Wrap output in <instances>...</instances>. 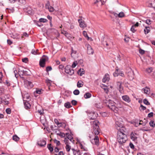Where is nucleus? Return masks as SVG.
<instances>
[{"instance_id":"nucleus-1","label":"nucleus","mask_w":155,"mask_h":155,"mask_svg":"<svg viewBox=\"0 0 155 155\" xmlns=\"http://www.w3.org/2000/svg\"><path fill=\"white\" fill-rule=\"evenodd\" d=\"M106 101L104 102L105 103L106 106L113 111H117L118 108L121 107L119 104H116L112 101L110 100Z\"/></svg>"},{"instance_id":"nucleus-2","label":"nucleus","mask_w":155,"mask_h":155,"mask_svg":"<svg viewBox=\"0 0 155 155\" xmlns=\"http://www.w3.org/2000/svg\"><path fill=\"white\" fill-rule=\"evenodd\" d=\"M124 132L120 131L118 133L117 141L120 145L125 143L127 140V136L124 134Z\"/></svg>"},{"instance_id":"nucleus-3","label":"nucleus","mask_w":155,"mask_h":155,"mask_svg":"<svg viewBox=\"0 0 155 155\" xmlns=\"http://www.w3.org/2000/svg\"><path fill=\"white\" fill-rule=\"evenodd\" d=\"M98 123L99 121L97 120L91 122V125L93 128V132L95 135H98L100 133V129Z\"/></svg>"},{"instance_id":"nucleus-4","label":"nucleus","mask_w":155,"mask_h":155,"mask_svg":"<svg viewBox=\"0 0 155 155\" xmlns=\"http://www.w3.org/2000/svg\"><path fill=\"white\" fill-rule=\"evenodd\" d=\"M115 126L116 129L118 130V132L124 131V128L123 127V124L118 121L116 122Z\"/></svg>"},{"instance_id":"nucleus-5","label":"nucleus","mask_w":155,"mask_h":155,"mask_svg":"<svg viewBox=\"0 0 155 155\" xmlns=\"http://www.w3.org/2000/svg\"><path fill=\"white\" fill-rule=\"evenodd\" d=\"M65 72L70 75H72L74 73V70L72 69L71 66L69 65L67 66L65 68Z\"/></svg>"},{"instance_id":"nucleus-6","label":"nucleus","mask_w":155,"mask_h":155,"mask_svg":"<svg viewBox=\"0 0 155 155\" xmlns=\"http://www.w3.org/2000/svg\"><path fill=\"white\" fill-rule=\"evenodd\" d=\"M24 85L28 89L31 88L33 86V84L32 83L27 80L24 81Z\"/></svg>"},{"instance_id":"nucleus-7","label":"nucleus","mask_w":155,"mask_h":155,"mask_svg":"<svg viewBox=\"0 0 155 155\" xmlns=\"http://www.w3.org/2000/svg\"><path fill=\"white\" fill-rule=\"evenodd\" d=\"M99 137L97 136H95L93 139L91 140V142L93 144H95L97 146L99 145Z\"/></svg>"},{"instance_id":"nucleus-8","label":"nucleus","mask_w":155,"mask_h":155,"mask_svg":"<svg viewBox=\"0 0 155 155\" xmlns=\"http://www.w3.org/2000/svg\"><path fill=\"white\" fill-rule=\"evenodd\" d=\"M138 135L135 132H132L130 135V137L131 139L134 141H136L137 140Z\"/></svg>"},{"instance_id":"nucleus-9","label":"nucleus","mask_w":155,"mask_h":155,"mask_svg":"<svg viewBox=\"0 0 155 155\" xmlns=\"http://www.w3.org/2000/svg\"><path fill=\"white\" fill-rule=\"evenodd\" d=\"M97 114L95 112H91L89 114V117L90 120L95 119L97 117Z\"/></svg>"},{"instance_id":"nucleus-10","label":"nucleus","mask_w":155,"mask_h":155,"mask_svg":"<svg viewBox=\"0 0 155 155\" xmlns=\"http://www.w3.org/2000/svg\"><path fill=\"white\" fill-rule=\"evenodd\" d=\"M87 53L88 54H93L94 51L91 46L89 45H87Z\"/></svg>"},{"instance_id":"nucleus-11","label":"nucleus","mask_w":155,"mask_h":155,"mask_svg":"<svg viewBox=\"0 0 155 155\" xmlns=\"http://www.w3.org/2000/svg\"><path fill=\"white\" fill-rule=\"evenodd\" d=\"M114 77L117 76L118 75H120L123 77H124V75L123 72L120 71H119L117 69L115 71L114 73Z\"/></svg>"},{"instance_id":"nucleus-12","label":"nucleus","mask_w":155,"mask_h":155,"mask_svg":"<svg viewBox=\"0 0 155 155\" xmlns=\"http://www.w3.org/2000/svg\"><path fill=\"white\" fill-rule=\"evenodd\" d=\"M127 74L129 79L132 80L134 78V72L131 69H130L129 71L127 73Z\"/></svg>"},{"instance_id":"nucleus-13","label":"nucleus","mask_w":155,"mask_h":155,"mask_svg":"<svg viewBox=\"0 0 155 155\" xmlns=\"http://www.w3.org/2000/svg\"><path fill=\"white\" fill-rule=\"evenodd\" d=\"M78 21L79 23L80 26L81 27L84 28L86 26V24L85 23L84 21L82 19H78Z\"/></svg>"},{"instance_id":"nucleus-14","label":"nucleus","mask_w":155,"mask_h":155,"mask_svg":"<svg viewBox=\"0 0 155 155\" xmlns=\"http://www.w3.org/2000/svg\"><path fill=\"white\" fill-rule=\"evenodd\" d=\"M110 78H109V75L107 74H105L104 78L102 79V81L105 83L107 81H108L109 80Z\"/></svg>"},{"instance_id":"nucleus-15","label":"nucleus","mask_w":155,"mask_h":155,"mask_svg":"<svg viewBox=\"0 0 155 155\" xmlns=\"http://www.w3.org/2000/svg\"><path fill=\"white\" fill-rule=\"evenodd\" d=\"M46 141L44 140H40L38 143V145L39 146L42 147L44 146L46 144Z\"/></svg>"},{"instance_id":"nucleus-16","label":"nucleus","mask_w":155,"mask_h":155,"mask_svg":"<svg viewBox=\"0 0 155 155\" xmlns=\"http://www.w3.org/2000/svg\"><path fill=\"white\" fill-rule=\"evenodd\" d=\"M123 99L127 103H129L130 101V99L129 96L127 95H124L122 96Z\"/></svg>"},{"instance_id":"nucleus-17","label":"nucleus","mask_w":155,"mask_h":155,"mask_svg":"<svg viewBox=\"0 0 155 155\" xmlns=\"http://www.w3.org/2000/svg\"><path fill=\"white\" fill-rule=\"evenodd\" d=\"M84 84V82L81 80H79L77 83V86L78 88L82 87Z\"/></svg>"},{"instance_id":"nucleus-18","label":"nucleus","mask_w":155,"mask_h":155,"mask_svg":"<svg viewBox=\"0 0 155 155\" xmlns=\"http://www.w3.org/2000/svg\"><path fill=\"white\" fill-rule=\"evenodd\" d=\"M67 138H68L71 142L73 143H74V140H73V138L70 134L68 133H67Z\"/></svg>"},{"instance_id":"nucleus-19","label":"nucleus","mask_w":155,"mask_h":155,"mask_svg":"<svg viewBox=\"0 0 155 155\" xmlns=\"http://www.w3.org/2000/svg\"><path fill=\"white\" fill-rule=\"evenodd\" d=\"M143 90L145 94H149L150 93V89L147 87L143 89Z\"/></svg>"},{"instance_id":"nucleus-20","label":"nucleus","mask_w":155,"mask_h":155,"mask_svg":"<svg viewBox=\"0 0 155 155\" xmlns=\"http://www.w3.org/2000/svg\"><path fill=\"white\" fill-rule=\"evenodd\" d=\"M23 101H29L30 99V96L28 94H27L25 95L23 97Z\"/></svg>"},{"instance_id":"nucleus-21","label":"nucleus","mask_w":155,"mask_h":155,"mask_svg":"<svg viewBox=\"0 0 155 155\" xmlns=\"http://www.w3.org/2000/svg\"><path fill=\"white\" fill-rule=\"evenodd\" d=\"M101 87L104 90L105 92L106 93H108L109 91L108 87L107 86L103 84H102L101 86Z\"/></svg>"},{"instance_id":"nucleus-22","label":"nucleus","mask_w":155,"mask_h":155,"mask_svg":"<svg viewBox=\"0 0 155 155\" xmlns=\"http://www.w3.org/2000/svg\"><path fill=\"white\" fill-rule=\"evenodd\" d=\"M84 70L83 69L81 68L78 70V73L80 76H81L84 74Z\"/></svg>"},{"instance_id":"nucleus-23","label":"nucleus","mask_w":155,"mask_h":155,"mask_svg":"<svg viewBox=\"0 0 155 155\" xmlns=\"http://www.w3.org/2000/svg\"><path fill=\"white\" fill-rule=\"evenodd\" d=\"M48 57L47 56L44 55L41 60L45 63V62L47 61L48 60Z\"/></svg>"},{"instance_id":"nucleus-24","label":"nucleus","mask_w":155,"mask_h":155,"mask_svg":"<svg viewBox=\"0 0 155 155\" xmlns=\"http://www.w3.org/2000/svg\"><path fill=\"white\" fill-rule=\"evenodd\" d=\"M24 104L25 107L26 109L29 108L31 106L30 104L27 101L25 102H24Z\"/></svg>"},{"instance_id":"nucleus-25","label":"nucleus","mask_w":155,"mask_h":155,"mask_svg":"<svg viewBox=\"0 0 155 155\" xmlns=\"http://www.w3.org/2000/svg\"><path fill=\"white\" fill-rule=\"evenodd\" d=\"M64 107L67 108H69L72 107L70 103L69 102H67L65 103L64 104Z\"/></svg>"},{"instance_id":"nucleus-26","label":"nucleus","mask_w":155,"mask_h":155,"mask_svg":"<svg viewBox=\"0 0 155 155\" xmlns=\"http://www.w3.org/2000/svg\"><path fill=\"white\" fill-rule=\"evenodd\" d=\"M153 68L152 67L146 69V71L148 73H150L152 72Z\"/></svg>"},{"instance_id":"nucleus-27","label":"nucleus","mask_w":155,"mask_h":155,"mask_svg":"<svg viewBox=\"0 0 155 155\" xmlns=\"http://www.w3.org/2000/svg\"><path fill=\"white\" fill-rule=\"evenodd\" d=\"M91 96V94L89 93H86L84 95V97L85 98H88L90 97Z\"/></svg>"},{"instance_id":"nucleus-28","label":"nucleus","mask_w":155,"mask_h":155,"mask_svg":"<svg viewBox=\"0 0 155 155\" xmlns=\"http://www.w3.org/2000/svg\"><path fill=\"white\" fill-rule=\"evenodd\" d=\"M149 28V27H145V29L144 30L145 34H147L150 32V30Z\"/></svg>"},{"instance_id":"nucleus-29","label":"nucleus","mask_w":155,"mask_h":155,"mask_svg":"<svg viewBox=\"0 0 155 155\" xmlns=\"http://www.w3.org/2000/svg\"><path fill=\"white\" fill-rule=\"evenodd\" d=\"M72 150L73 152L74 155H81L80 152L79 151H76L74 150V149L73 148L72 149Z\"/></svg>"},{"instance_id":"nucleus-30","label":"nucleus","mask_w":155,"mask_h":155,"mask_svg":"<svg viewBox=\"0 0 155 155\" xmlns=\"http://www.w3.org/2000/svg\"><path fill=\"white\" fill-rule=\"evenodd\" d=\"M45 62L42 61V60L40 59L39 62V65L41 67H44L45 66Z\"/></svg>"},{"instance_id":"nucleus-31","label":"nucleus","mask_w":155,"mask_h":155,"mask_svg":"<svg viewBox=\"0 0 155 155\" xmlns=\"http://www.w3.org/2000/svg\"><path fill=\"white\" fill-rule=\"evenodd\" d=\"M13 140L15 141H17L19 140V138L17 135H14L12 137Z\"/></svg>"},{"instance_id":"nucleus-32","label":"nucleus","mask_w":155,"mask_h":155,"mask_svg":"<svg viewBox=\"0 0 155 155\" xmlns=\"http://www.w3.org/2000/svg\"><path fill=\"white\" fill-rule=\"evenodd\" d=\"M25 71H24L23 70H21L20 69H19L18 72L19 74L23 75V74H25Z\"/></svg>"},{"instance_id":"nucleus-33","label":"nucleus","mask_w":155,"mask_h":155,"mask_svg":"<svg viewBox=\"0 0 155 155\" xmlns=\"http://www.w3.org/2000/svg\"><path fill=\"white\" fill-rule=\"evenodd\" d=\"M83 34L85 37L87 38L88 40L90 39V38L88 36L87 33L86 31H84L83 32Z\"/></svg>"},{"instance_id":"nucleus-34","label":"nucleus","mask_w":155,"mask_h":155,"mask_svg":"<svg viewBox=\"0 0 155 155\" xmlns=\"http://www.w3.org/2000/svg\"><path fill=\"white\" fill-rule=\"evenodd\" d=\"M48 148L51 152L53 151V148L51 147V144H48Z\"/></svg>"},{"instance_id":"nucleus-35","label":"nucleus","mask_w":155,"mask_h":155,"mask_svg":"<svg viewBox=\"0 0 155 155\" xmlns=\"http://www.w3.org/2000/svg\"><path fill=\"white\" fill-rule=\"evenodd\" d=\"M48 21V20L44 18H40L39 19V22H40L45 23Z\"/></svg>"},{"instance_id":"nucleus-36","label":"nucleus","mask_w":155,"mask_h":155,"mask_svg":"<svg viewBox=\"0 0 155 155\" xmlns=\"http://www.w3.org/2000/svg\"><path fill=\"white\" fill-rule=\"evenodd\" d=\"M57 126L59 127H65L66 125L64 123H59L57 125Z\"/></svg>"},{"instance_id":"nucleus-37","label":"nucleus","mask_w":155,"mask_h":155,"mask_svg":"<svg viewBox=\"0 0 155 155\" xmlns=\"http://www.w3.org/2000/svg\"><path fill=\"white\" fill-rule=\"evenodd\" d=\"M118 16L119 18H122L124 16V14L123 12H121L118 14Z\"/></svg>"},{"instance_id":"nucleus-38","label":"nucleus","mask_w":155,"mask_h":155,"mask_svg":"<svg viewBox=\"0 0 155 155\" xmlns=\"http://www.w3.org/2000/svg\"><path fill=\"white\" fill-rule=\"evenodd\" d=\"M95 106L98 108H101L102 107V105L100 103L95 104Z\"/></svg>"},{"instance_id":"nucleus-39","label":"nucleus","mask_w":155,"mask_h":155,"mask_svg":"<svg viewBox=\"0 0 155 155\" xmlns=\"http://www.w3.org/2000/svg\"><path fill=\"white\" fill-rule=\"evenodd\" d=\"M73 93L75 95H78L79 94L80 91L76 89L74 91Z\"/></svg>"},{"instance_id":"nucleus-40","label":"nucleus","mask_w":155,"mask_h":155,"mask_svg":"<svg viewBox=\"0 0 155 155\" xmlns=\"http://www.w3.org/2000/svg\"><path fill=\"white\" fill-rule=\"evenodd\" d=\"M80 147L83 150H84L87 151V149L85 147L83 146L82 144L80 143Z\"/></svg>"},{"instance_id":"nucleus-41","label":"nucleus","mask_w":155,"mask_h":155,"mask_svg":"<svg viewBox=\"0 0 155 155\" xmlns=\"http://www.w3.org/2000/svg\"><path fill=\"white\" fill-rule=\"evenodd\" d=\"M69 140L68 139V138H67V137L65 138H64V142L66 145H67V144H68L69 143Z\"/></svg>"},{"instance_id":"nucleus-42","label":"nucleus","mask_w":155,"mask_h":155,"mask_svg":"<svg viewBox=\"0 0 155 155\" xmlns=\"http://www.w3.org/2000/svg\"><path fill=\"white\" fill-rule=\"evenodd\" d=\"M98 4H97V5H101L104 4V2L103 1V2H102L101 0H98Z\"/></svg>"},{"instance_id":"nucleus-43","label":"nucleus","mask_w":155,"mask_h":155,"mask_svg":"<svg viewBox=\"0 0 155 155\" xmlns=\"http://www.w3.org/2000/svg\"><path fill=\"white\" fill-rule=\"evenodd\" d=\"M52 70V68L51 66H48L46 68V71L47 72L51 71Z\"/></svg>"},{"instance_id":"nucleus-44","label":"nucleus","mask_w":155,"mask_h":155,"mask_svg":"<svg viewBox=\"0 0 155 155\" xmlns=\"http://www.w3.org/2000/svg\"><path fill=\"white\" fill-rule=\"evenodd\" d=\"M48 8L50 12H53L54 10V8L50 6H48Z\"/></svg>"},{"instance_id":"nucleus-45","label":"nucleus","mask_w":155,"mask_h":155,"mask_svg":"<svg viewBox=\"0 0 155 155\" xmlns=\"http://www.w3.org/2000/svg\"><path fill=\"white\" fill-rule=\"evenodd\" d=\"M143 103L147 105H149L150 104V103L148 102V101L146 99H145L143 100Z\"/></svg>"},{"instance_id":"nucleus-46","label":"nucleus","mask_w":155,"mask_h":155,"mask_svg":"<svg viewBox=\"0 0 155 155\" xmlns=\"http://www.w3.org/2000/svg\"><path fill=\"white\" fill-rule=\"evenodd\" d=\"M66 149L67 151H69L71 148V147L68 144H67L66 146Z\"/></svg>"},{"instance_id":"nucleus-47","label":"nucleus","mask_w":155,"mask_h":155,"mask_svg":"<svg viewBox=\"0 0 155 155\" xmlns=\"http://www.w3.org/2000/svg\"><path fill=\"white\" fill-rule=\"evenodd\" d=\"M151 127H154L155 126V124L154 123V122L153 121H151L149 123Z\"/></svg>"},{"instance_id":"nucleus-48","label":"nucleus","mask_w":155,"mask_h":155,"mask_svg":"<svg viewBox=\"0 0 155 155\" xmlns=\"http://www.w3.org/2000/svg\"><path fill=\"white\" fill-rule=\"evenodd\" d=\"M22 60L23 62L26 63L28 61V59L27 58H22Z\"/></svg>"},{"instance_id":"nucleus-49","label":"nucleus","mask_w":155,"mask_h":155,"mask_svg":"<svg viewBox=\"0 0 155 155\" xmlns=\"http://www.w3.org/2000/svg\"><path fill=\"white\" fill-rule=\"evenodd\" d=\"M135 27H134V26L132 25L130 29V30H131V31L133 33L135 32L136 30L135 29Z\"/></svg>"},{"instance_id":"nucleus-50","label":"nucleus","mask_w":155,"mask_h":155,"mask_svg":"<svg viewBox=\"0 0 155 155\" xmlns=\"http://www.w3.org/2000/svg\"><path fill=\"white\" fill-rule=\"evenodd\" d=\"M152 22V21L150 19H147L146 21V23L148 25L151 24Z\"/></svg>"},{"instance_id":"nucleus-51","label":"nucleus","mask_w":155,"mask_h":155,"mask_svg":"<svg viewBox=\"0 0 155 155\" xmlns=\"http://www.w3.org/2000/svg\"><path fill=\"white\" fill-rule=\"evenodd\" d=\"M5 111L6 113L8 114H10L11 113V110L10 108H7Z\"/></svg>"},{"instance_id":"nucleus-52","label":"nucleus","mask_w":155,"mask_h":155,"mask_svg":"<svg viewBox=\"0 0 155 155\" xmlns=\"http://www.w3.org/2000/svg\"><path fill=\"white\" fill-rule=\"evenodd\" d=\"M54 143H56L57 145L58 146L60 145V141L56 139L54 140Z\"/></svg>"},{"instance_id":"nucleus-53","label":"nucleus","mask_w":155,"mask_h":155,"mask_svg":"<svg viewBox=\"0 0 155 155\" xmlns=\"http://www.w3.org/2000/svg\"><path fill=\"white\" fill-rule=\"evenodd\" d=\"M139 52L140 54H143L145 53V51L141 49H140L139 50Z\"/></svg>"},{"instance_id":"nucleus-54","label":"nucleus","mask_w":155,"mask_h":155,"mask_svg":"<svg viewBox=\"0 0 155 155\" xmlns=\"http://www.w3.org/2000/svg\"><path fill=\"white\" fill-rule=\"evenodd\" d=\"M38 51V50H37L36 51H35L34 50H32L31 51V53L32 54H38V53H37V51Z\"/></svg>"},{"instance_id":"nucleus-55","label":"nucleus","mask_w":155,"mask_h":155,"mask_svg":"<svg viewBox=\"0 0 155 155\" xmlns=\"http://www.w3.org/2000/svg\"><path fill=\"white\" fill-rule=\"evenodd\" d=\"M36 24L39 27H41L43 26V24L41 23H40V22L39 21H37L36 22Z\"/></svg>"},{"instance_id":"nucleus-56","label":"nucleus","mask_w":155,"mask_h":155,"mask_svg":"<svg viewBox=\"0 0 155 155\" xmlns=\"http://www.w3.org/2000/svg\"><path fill=\"white\" fill-rule=\"evenodd\" d=\"M146 122H143L142 121L140 120L139 123V124L142 125L143 126H144L146 125Z\"/></svg>"},{"instance_id":"nucleus-57","label":"nucleus","mask_w":155,"mask_h":155,"mask_svg":"<svg viewBox=\"0 0 155 155\" xmlns=\"http://www.w3.org/2000/svg\"><path fill=\"white\" fill-rule=\"evenodd\" d=\"M14 73L15 77H16V78H17V77H18V75L17 74H18L17 71L16 70H14Z\"/></svg>"},{"instance_id":"nucleus-58","label":"nucleus","mask_w":155,"mask_h":155,"mask_svg":"<svg viewBox=\"0 0 155 155\" xmlns=\"http://www.w3.org/2000/svg\"><path fill=\"white\" fill-rule=\"evenodd\" d=\"M122 82H117V84L118 85L119 84V89H121V88H123L121 86V84H122Z\"/></svg>"},{"instance_id":"nucleus-59","label":"nucleus","mask_w":155,"mask_h":155,"mask_svg":"<svg viewBox=\"0 0 155 155\" xmlns=\"http://www.w3.org/2000/svg\"><path fill=\"white\" fill-rule=\"evenodd\" d=\"M129 146L131 148L134 149V146L133 144L132 143H130L129 144Z\"/></svg>"},{"instance_id":"nucleus-60","label":"nucleus","mask_w":155,"mask_h":155,"mask_svg":"<svg viewBox=\"0 0 155 155\" xmlns=\"http://www.w3.org/2000/svg\"><path fill=\"white\" fill-rule=\"evenodd\" d=\"M77 102L74 100H72L71 101V103L73 105H75L77 104Z\"/></svg>"},{"instance_id":"nucleus-61","label":"nucleus","mask_w":155,"mask_h":155,"mask_svg":"<svg viewBox=\"0 0 155 155\" xmlns=\"http://www.w3.org/2000/svg\"><path fill=\"white\" fill-rule=\"evenodd\" d=\"M153 116V113L152 112L149 113L148 115V116L149 117H151Z\"/></svg>"},{"instance_id":"nucleus-62","label":"nucleus","mask_w":155,"mask_h":155,"mask_svg":"<svg viewBox=\"0 0 155 155\" xmlns=\"http://www.w3.org/2000/svg\"><path fill=\"white\" fill-rule=\"evenodd\" d=\"M23 36H25L27 37H28V35L27 33L25 32L23 33L22 38L23 37Z\"/></svg>"},{"instance_id":"nucleus-63","label":"nucleus","mask_w":155,"mask_h":155,"mask_svg":"<svg viewBox=\"0 0 155 155\" xmlns=\"http://www.w3.org/2000/svg\"><path fill=\"white\" fill-rule=\"evenodd\" d=\"M42 90H37L36 91V92L37 94H41V91Z\"/></svg>"},{"instance_id":"nucleus-64","label":"nucleus","mask_w":155,"mask_h":155,"mask_svg":"<svg viewBox=\"0 0 155 155\" xmlns=\"http://www.w3.org/2000/svg\"><path fill=\"white\" fill-rule=\"evenodd\" d=\"M55 155H64V153L62 151H60L58 154H55Z\"/></svg>"}]
</instances>
